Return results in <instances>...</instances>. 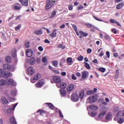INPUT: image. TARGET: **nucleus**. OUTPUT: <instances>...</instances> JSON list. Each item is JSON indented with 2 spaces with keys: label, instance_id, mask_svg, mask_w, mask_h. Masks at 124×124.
Masks as SVG:
<instances>
[{
  "label": "nucleus",
  "instance_id": "1",
  "mask_svg": "<svg viewBox=\"0 0 124 124\" xmlns=\"http://www.w3.org/2000/svg\"><path fill=\"white\" fill-rule=\"evenodd\" d=\"M121 114H122V111L119 110L114 118V121H117L118 124H123L124 122V117Z\"/></svg>",
  "mask_w": 124,
  "mask_h": 124
},
{
  "label": "nucleus",
  "instance_id": "2",
  "mask_svg": "<svg viewBox=\"0 0 124 124\" xmlns=\"http://www.w3.org/2000/svg\"><path fill=\"white\" fill-rule=\"evenodd\" d=\"M56 3V1L52 0H47L46 4V10H48L49 9H51L54 5Z\"/></svg>",
  "mask_w": 124,
  "mask_h": 124
},
{
  "label": "nucleus",
  "instance_id": "3",
  "mask_svg": "<svg viewBox=\"0 0 124 124\" xmlns=\"http://www.w3.org/2000/svg\"><path fill=\"white\" fill-rule=\"evenodd\" d=\"M107 113V110H106V107H103L101 108V111L98 116V119H102Z\"/></svg>",
  "mask_w": 124,
  "mask_h": 124
},
{
  "label": "nucleus",
  "instance_id": "4",
  "mask_svg": "<svg viewBox=\"0 0 124 124\" xmlns=\"http://www.w3.org/2000/svg\"><path fill=\"white\" fill-rule=\"evenodd\" d=\"M50 81L52 84H53V83H56L59 84V83H61V81H62V78L60 77L54 76L50 79Z\"/></svg>",
  "mask_w": 124,
  "mask_h": 124
},
{
  "label": "nucleus",
  "instance_id": "5",
  "mask_svg": "<svg viewBox=\"0 0 124 124\" xmlns=\"http://www.w3.org/2000/svg\"><path fill=\"white\" fill-rule=\"evenodd\" d=\"M40 78H41V75L39 73L36 74L31 79V82L33 83H36Z\"/></svg>",
  "mask_w": 124,
  "mask_h": 124
},
{
  "label": "nucleus",
  "instance_id": "6",
  "mask_svg": "<svg viewBox=\"0 0 124 124\" xmlns=\"http://www.w3.org/2000/svg\"><path fill=\"white\" fill-rule=\"evenodd\" d=\"M87 100H89V103H91V104L94 103V102L97 101V95H94L90 96L87 99Z\"/></svg>",
  "mask_w": 124,
  "mask_h": 124
},
{
  "label": "nucleus",
  "instance_id": "7",
  "mask_svg": "<svg viewBox=\"0 0 124 124\" xmlns=\"http://www.w3.org/2000/svg\"><path fill=\"white\" fill-rule=\"evenodd\" d=\"M71 99L72 101L77 102L79 100V96H78V94L76 93L72 94L71 96Z\"/></svg>",
  "mask_w": 124,
  "mask_h": 124
},
{
  "label": "nucleus",
  "instance_id": "8",
  "mask_svg": "<svg viewBox=\"0 0 124 124\" xmlns=\"http://www.w3.org/2000/svg\"><path fill=\"white\" fill-rule=\"evenodd\" d=\"M15 10H21L22 9V5L19 3H16L12 5Z\"/></svg>",
  "mask_w": 124,
  "mask_h": 124
},
{
  "label": "nucleus",
  "instance_id": "9",
  "mask_svg": "<svg viewBox=\"0 0 124 124\" xmlns=\"http://www.w3.org/2000/svg\"><path fill=\"white\" fill-rule=\"evenodd\" d=\"M17 52V50L16 49V48H14L12 49V57H13V58H14L15 59H16L15 60V62H18V60H17V54L16 53Z\"/></svg>",
  "mask_w": 124,
  "mask_h": 124
},
{
  "label": "nucleus",
  "instance_id": "10",
  "mask_svg": "<svg viewBox=\"0 0 124 124\" xmlns=\"http://www.w3.org/2000/svg\"><path fill=\"white\" fill-rule=\"evenodd\" d=\"M3 68H4V69L9 70L10 71L13 70V69H12V66L7 63L4 64L3 65Z\"/></svg>",
  "mask_w": 124,
  "mask_h": 124
},
{
  "label": "nucleus",
  "instance_id": "11",
  "mask_svg": "<svg viewBox=\"0 0 124 124\" xmlns=\"http://www.w3.org/2000/svg\"><path fill=\"white\" fill-rule=\"evenodd\" d=\"M96 92H97V89L94 88L93 91V90L87 91L86 92V93L88 95H91L92 94L96 93Z\"/></svg>",
  "mask_w": 124,
  "mask_h": 124
},
{
  "label": "nucleus",
  "instance_id": "12",
  "mask_svg": "<svg viewBox=\"0 0 124 124\" xmlns=\"http://www.w3.org/2000/svg\"><path fill=\"white\" fill-rule=\"evenodd\" d=\"M19 1L23 6H29V0H19Z\"/></svg>",
  "mask_w": 124,
  "mask_h": 124
},
{
  "label": "nucleus",
  "instance_id": "13",
  "mask_svg": "<svg viewBox=\"0 0 124 124\" xmlns=\"http://www.w3.org/2000/svg\"><path fill=\"white\" fill-rule=\"evenodd\" d=\"M44 105H46V107H48V108L51 110H54L55 109V106H54V105L51 103H46L44 104Z\"/></svg>",
  "mask_w": 124,
  "mask_h": 124
},
{
  "label": "nucleus",
  "instance_id": "14",
  "mask_svg": "<svg viewBox=\"0 0 124 124\" xmlns=\"http://www.w3.org/2000/svg\"><path fill=\"white\" fill-rule=\"evenodd\" d=\"M26 54L27 57H28V58H31V57L32 56V54H33V52L31 49H27L26 51Z\"/></svg>",
  "mask_w": 124,
  "mask_h": 124
},
{
  "label": "nucleus",
  "instance_id": "15",
  "mask_svg": "<svg viewBox=\"0 0 124 124\" xmlns=\"http://www.w3.org/2000/svg\"><path fill=\"white\" fill-rule=\"evenodd\" d=\"M0 102L2 103V104H8V100L5 97H1L0 99Z\"/></svg>",
  "mask_w": 124,
  "mask_h": 124
},
{
  "label": "nucleus",
  "instance_id": "16",
  "mask_svg": "<svg viewBox=\"0 0 124 124\" xmlns=\"http://www.w3.org/2000/svg\"><path fill=\"white\" fill-rule=\"evenodd\" d=\"M81 74H82L81 78H82V79H86V78H87V76H89V72H88L87 71H83L81 73Z\"/></svg>",
  "mask_w": 124,
  "mask_h": 124
},
{
  "label": "nucleus",
  "instance_id": "17",
  "mask_svg": "<svg viewBox=\"0 0 124 124\" xmlns=\"http://www.w3.org/2000/svg\"><path fill=\"white\" fill-rule=\"evenodd\" d=\"M44 84V82L43 80H40L37 83H36L35 85L37 88H42Z\"/></svg>",
  "mask_w": 124,
  "mask_h": 124
},
{
  "label": "nucleus",
  "instance_id": "18",
  "mask_svg": "<svg viewBox=\"0 0 124 124\" xmlns=\"http://www.w3.org/2000/svg\"><path fill=\"white\" fill-rule=\"evenodd\" d=\"M57 86L58 88H61V89H65V88H66V83H65V82H61L60 83V86L59 84H57Z\"/></svg>",
  "mask_w": 124,
  "mask_h": 124
},
{
  "label": "nucleus",
  "instance_id": "19",
  "mask_svg": "<svg viewBox=\"0 0 124 124\" xmlns=\"http://www.w3.org/2000/svg\"><path fill=\"white\" fill-rule=\"evenodd\" d=\"M27 72L30 75H32L34 73V69L32 67H30L28 68Z\"/></svg>",
  "mask_w": 124,
  "mask_h": 124
},
{
  "label": "nucleus",
  "instance_id": "20",
  "mask_svg": "<svg viewBox=\"0 0 124 124\" xmlns=\"http://www.w3.org/2000/svg\"><path fill=\"white\" fill-rule=\"evenodd\" d=\"M10 124H17V121L15 117L12 116L10 118Z\"/></svg>",
  "mask_w": 124,
  "mask_h": 124
},
{
  "label": "nucleus",
  "instance_id": "21",
  "mask_svg": "<svg viewBox=\"0 0 124 124\" xmlns=\"http://www.w3.org/2000/svg\"><path fill=\"white\" fill-rule=\"evenodd\" d=\"M79 33L80 34L79 38H82V37H86L89 35L88 33L85 32L83 31H79Z\"/></svg>",
  "mask_w": 124,
  "mask_h": 124
},
{
  "label": "nucleus",
  "instance_id": "22",
  "mask_svg": "<svg viewBox=\"0 0 124 124\" xmlns=\"http://www.w3.org/2000/svg\"><path fill=\"white\" fill-rule=\"evenodd\" d=\"M79 98H80V99H83V98H84V97H85V91H84V90H81L79 92Z\"/></svg>",
  "mask_w": 124,
  "mask_h": 124
},
{
  "label": "nucleus",
  "instance_id": "23",
  "mask_svg": "<svg viewBox=\"0 0 124 124\" xmlns=\"http://www.w3.org/2000/svg\"><path fill=\"white\" fill-rule=\"evenodd\" d=\"M57 29H55L52 31V33L49 34V36L52 38H54V37H56L57 36Z\"/></svg>",
  "mask_w": 124,
  "mask_h": 124
},
{
  "label": "nucleus",
  "instance_id": "24",
  "mask_svg": "<svg viewBox=\"0 0 124 124\" xmlns=\"http://www.w3.org/2000/svg\"><path fill=\"white\" fill-rule=\"evenodd\" d=\"M42 33H43V31H42V29L36 30L34 32V34H36V35H41Z\"/></svg>",
  "mask_w": 124,
  "mask_h": 124
},
{
  "label": "nucleus",
  "instance_id": "25",
  "mask_svg": "<svg viewBox=\"0 0 124 124\" xmlns=\"http://www.w3.org/2000/svg\"><path fill=\"white\" fill-rule=\"evenodd\" d=\"M106 120H112V113L108 112L107 113V114L106 115Z\"/></svg>",
  "mask_w": 124,
  "mask_h": 124
},
{
  "label": "nucleus",
  "instance_id": "26",
  "mask_svg": "<svg viewBox=\"0 0 124 124\" xmlns=\"http://www.w3.org/2000/svg\"><path fill=\"white\" fill-rule=\"evenodd\" d=\"M8 77H10V72L5 71L3 78H8Z\"/></svg>",
  "mask_w": 124,
  "mask_h": 124
},
{
  "label": "nucleus",
  "instance_id": "27",
  "mask_svg": "<svg viewBox=\"0 0 124 124\" xmlns=\"http://www.w3.org/2000/svg\"><path fill=\"white\" fill-rule=\"evenodd\" d=\"M90 109L91 110H98V107L94 105H91L89 106Z\"/></svg>",
  "mask_w": 124,
  "mask_h": 124
},
{
  "label": "nucleus",
  "instance_id": "28",
  "mask_svg": "<svg viewBox=\"0 0 124 124\" xmlns=\"http://www.w3.org/2000/svg\"><path fill=\"white\" fill-rule=\"evenodd\" d=\"M124 4L123 2L119 3L116 5V9H121V8H123L124 7Z\"/></svg>",
  "mask_w": 124,
  "mask_h": 124
},
{
  "label": "nucleus",
  "instance_id": "29",
  "mask_svg": "<svg viewBox=\"0 0 124 124\" xmlns=\"http://www.w3.org/2000/svg\"><path fill=\"white\" fill-rule=\"evenodd\" d=\"M5 85H7V81L1 79L0 80V86H5Z\"/></svg>",
  "mask_w": 124,
  "mask_h": 124
},
{
  "label": "nucleus",
  "instance_id": "30",
  "mask_svg": "<svg viewBox=\"0 0 124 124\" xmlns=\"http://www.w3.org/2000/svg\"><path fill=\"white\" fill-rule=\"evenodd\" d=\"M73 89H74V85L73 84H70L67 87V92H71Z\"/></svg>",
  "mask_w": 124,
  "mask_h": 124
},
{
  "label": "nucleus",
  "instance_id": "31",
  "mask_svg": "<svg viewBox=\"0 0 124 124\" xmlns=\"http://www.w3.org/2000/svg\"><path fill=\"white\" fill-rule=\"evenodd\" d=\"M51 64L55 66V67H58L59 65V62L56 60L53 61L51 62Z\"/></svg>",
  "mask_w": 124,
  "mask_h": 124
},
{
  "label": "nucleus",
  "instance_id": "32",
  "mask_svg": "<svg viewBox=\"0 0 124 124\" xmlns=\"http://www.w3.org/2000/svg\"><path fill=\"white\" fill-rule=\"evenodd\" d=\"M30 64L33 65L35 63V58L31 57L30 60Z\"/></svg>",
  "mask_w": 124,
  "mask_h": 124
},
{
  "label": "nucleus",
  "instance_id": "33",
  "mask_svg": "<svg viewBox=\"0 0 124 124\" xmlns=\"http://www.w3.org/2000/svg\"><path fill=\"white\" fill-rule=\"evenodd\" d=\"M60 92L61 94L62 95V96H64V95H65V94H66V92L65 91V90H64L63 89H60Z\"/></svg>",
  "mask_w": 124,
  "mask_h": 124
},
{
  "label": "nucleus",
  "instance_id": "34",
  "mask_svg": "<svg viewBox=\"0 0 124 124\" xmlns=\"http://www.w3.org/2000/svg\"><path fill=\"white\" fill-rule=\"evenodd\" d=\"M5 71V70L3 69H0V77H3Z\"/></svg>",
  "mask_w": 124,
  "mask_h": 124
},
{
  "label": "nucleus",
  "instance_id": "35",
  "mask_svg": "<svg viewBox=\"0 0 124 124\" xmlns=\"http://www.w3.org/2000/svg\"><path fill=\"white\" fill-rule=\"evenodd\" d=\"M84 63L85 64V67L87 69H91V66H90V64L86 62H84Z\"/></svg>",
  "mask_w": 124,
  "mask_h": 124
},
{
  "label": "nucleus",
  "instance_id": "36",
  "mask_svg": "<svg viewBox=\"0 0 124 124\" xmlns=\"http://www.w3.org/2000/svg\"><path fill=\"white\" fill-rule=\"evenodd\" d=\"M13 108L11 107L10 108H9L8 109L6 110V113H8V114H10V113H11V111H13Z\"/></svg>",
  "mask_w": 124,
  "mask_h": 124
},
{
  "label": "nucleus",
  "instance_id": "37",
  "mask_svg": "<svg viewBox=\"0 0 124 124\" xmlns=\"http://www.w3.org/2000/svg\"><path fill=\"white\" fill-rule=\"evenodd\" d=\"M85 26H86V27H87V28H94V26L93 25V24H90V23H86L85 24Z\"/></svg>",
  "mask_w": 124,
  "mask_h": 124
},
{
  "label": "nucleus",
  "instance_id": "38",
  "mask_svg": "<svg viewBox=\"0 0 124 124\" xmlns=\"http://www.w3.org/2000/svg\"><path fill=\"white\" fill-rule=\"evenodd\" d=\"M14 83V81L13 80V79L10 78L8 80V85H12Z\"/></svg>",
  "mask_w": 124,
  "mask_h": 124
},
{
  "label": "nucleus",
  "instance_id": "39",
  "mask_svg": "<svg viewBox=\"0 0 124 124\" xmlns=\"http://www.w3.org/2000/svg\"><path fill=\"white\" fill-rule=\"evenodd\" d=\"M6 62L8 63L11 62V57L10 56L7 57L6 58Z\"/></svg>",
  "mask_w": 124,
  "mask_h": 124
},
{
  "label": "nucleus",
  "instance_id": "40",
  "mask_svg": "<svg viewBox=\"0 0 124 124\" xmlns=\"http://www.w3.org/2000/svg\"><path fill=\"white\" fill-rule=\"evenodd\" d=\"M78 61H79V62H82L84 60V57L83 56L80 55L77 58Z\"/></svg>",
  "mask_w": 124,
  "mask_h": 124
},
{
  "label": "nucleus",
  "instance_id": "41",
  "mask_svg": "<svg viewBox=\"0 0 124 124\" xmlns=\"http://www.w3.org/2000/svg\"><path fill=\"white\" fill-rule=\"evenodd\" d=\"M37 113H40V115L42 116V115H43V114H44V113H45V112L44 111V110L42 109H39L37 111Z\"/></svg>",
  "mask_w": 124,
  "mask_h": 124
},
{
  "label": "nucleus",
  "instance_id": "42",
  "mask_svg": "<svg viewBox=\"0 0 124 124\" xmlns=\"http://www.w3.org/2000/svg\"><path fill=\"white\" fill-rule=\"evenodd\" d=\"M58 48H62V49H65V46H63V44H60L58 46Z\"/></svg>",
  "mask_w": 124,
  "mask_h": 124
},
{
  "label": "nucleus",
  "instance_id": "43",
  "mask_svg": "<svg viewBox=\"0 0 124 124\" xmlns=\"http://www.w3.org/2000/svg\"><path fill=\"white\" fill-rule=\"evenodd\" d=\"M99 71H100L101 72H102L103 73L104 72H105V70H106V69H105V68H99L98 69Z\"/></svg>",
  "mask_w": 124,
  "mask_h": 124
},
{
  "label": "nucleus",
  "instance_id": "44",
  "mask_svg": "<svg viewBox=\"0 0 124 124\" xmlns=\"http://www.w3.org/2000/svg\"><path fill=\"white\" fill-rule=\"evenodd\" d=\"M21 25L20 24L18 25L17 26L15 27V30L16 31H19L20 29H21Z\"/></svg>",
  "mask_w": 124,
  "mask_h": 124
},
{
  "label": "nucleus",
  "instance_id": "45",
  "mask_svg": "<svg viewBox=\"0 0 124 124\" xmlns=\"http://www.w3.org/2000/svg\"><path fill=\"white\" fill-rule=\"evenodd\" d=\"M25 46L26 48H30V42L25 43Z\"/></svg>",
  "mask_w": 124,
  "mask_h": 124
},
{
  "label": "nucleus",
  "instance_id": "46",
  "mask_svg": "<svg viewBox=\"0 0 124 124\" xmlns=\"http://www.w3.org/2000/svg\"><path fill=\"white\" fill-rule=\"evenodd\" d=\"M11 94L13 96H14L15 95H16V91L15 90H13L11 93Z\"/></svg>",
  "mask_w": 124,
  "mask_h": 124
},
{
  "label": "nucleus",
  "instance_id": "47",
  "mask_svg": "<svg viewBox=\"0 0 124 124\" xmlns=\"http://www.w3.org/2000/svg\"><path fill=\"white\" fill-rule=\"evenodd\" d=\"M91 114L92 117H95V116H96V115H97V113L95 111H92L91 112Z\"/></svg>",
  "mask_w": 124,
  "mask_h": 124
},
{
  "label": "nucleus",
  "instance_id": "48",
  "mask_svg": "<svg viewBox=\"0 0 124 124\" xmlns=\"http://www.w3.org/2000/svg\"><path fill=\"white\" fill-rule=\"evenodd\" d=\"M93 18H95V20H96L97 21H99V22H102V19L98 18L97 17L93 16Z\"/></svg>",
  "mask_w": 124,
  "mask_h": 124
},
{
  "label": "nucleus",
  "instance_id": "49",
  "mask_svg": "<svg viewBox=\"0 0 124 124\" xmlns=\"http://www.w3.org/2000/svg\"><path fill=\"white\" fill-rule=\"evenodd\" d=\"M119 110H120V108H119V107H115L114 108V112H118V111H119Z\"/></svg>",
  "mask_w": 124,
  "mask_h": 124
},
{
  "label": "nucleus",
  "instance_id": "50",
  "mask_svg": "<svg viewBox=\"0 0 124 124\" xmlns=\"http://www.w3.org/2000/svg\"><path fill=\"white\" fill-rule=\"evenodd\" d=\"M72 27L73 30H74V31H76L77 30V26H76V25H75V24L72 25Z\"/></svg>",
  "mask_w": 124,
  "mask_h": 124
},
{
  "label": "nucleus",
  "instance_id": "51",
  "mask_svg": "<svg viewBox=\"0 0 124 124\" xmlns=\"http://www.w3.org/2000/svg\"><path fill=\"white\" fill-rule=\"evenodd\" d=\"M67 62L69 63L72 62V58H68L67 59Z\"/></svg>",
  "mask_w": 124,
  "mask_h": 124
},
{
  "label": "nucleus",
  "instance_id": "52",
  "mask_svg": "<svg viewBox=\"0 0 124 124\" xmlns=\"http://www.w3.org/2000/svg\"><path fill=\"white\" fill-rule=\"evenodd\" d=\"M56 14H57V12H56V10L53 11L51 15V17H55Z\"/></svg>",
  "mask_w": 124,
  "mask_h": 124
},
{
  "label": "nucleus",
  "instance_id": "53",
  "mask_svg": "<svg viewBox=\"0 0 124 124\" xmlns=\"http://www.w3.org/2000/svg\"><path fill=\"white\" fill-rule=\"evenodd\" d=\"M42 62H44L45 63H46V62H47V58L46 57H44L42 59Z\"/></svg>",
  "mask_w": 124,
  "mask_h": 124
},
{
  "label": "nucleus",
  "instance_id": "54",
  "mask_svg": "<svg viewBox=\"0 0 124 124\" xmlns=\"http://www.w3.org/2000/svg\"><path fill=\"white\" fill-rule=\"evenodd\" d=\"M104 37L106 40H108V39H109L110 38V36H109V35H106L104 36Z\"/></svg>",
  "mask_w": 124,
  "mask_h": 124
},
{
  "label": "nucleus",
  "instance_id": "55",
  "mask_svg": "<svg viewBox=\"0 0 124 124\" xmlns=\"http://www.w3.org/2000/svg\"><path fill=\"white\" fill-rule=\"evenodd\" d=\"M106 56H107V58L109 59L110 58V52L108 51H106Z\"/></svg>",
  "mask_w": 124,
  "mask_h": 124
},
{
  "label": "nucleus",
  "instance_id": "56",
  "mask_svg": "<svg viewBox=\"0 0 124 124\" xmlns=\"http://www.w3.org/2000/svg\"><path fill=\"white\" fill-rule=\"evenodd\" d=\"M72 79L73 80H77V78H76V76H75V75L73 74L72 76Z\"/></svg>",
  "mask_w": 124,
  "mask_h": 124
},
{
  "label": "nucleus",
  "instance_id": "57",
  "mask_svg": "<svg viewBox=\"0 0 124 124\" xmlns=\"http://www.w3.org/2000/svg\"><path fill=\"white\" fill-rule=\"evenodd\" d=\"M68 9L69 10H71V11L73 10V6H72V5H69Z\"/></svg>",
  "mask_w": 124,
  "mask_h": 124
},
{
  "label": "nucleus",
  "instance_id": "58",
  "mask_svg": "<svg viewBox=\"0 0 124 124\" xmlns=\"http://www.w3.org/2000/svg\"><path fill=\"white\" fill-rule=\"evenodd\" d=\"M38 50L40 51V52H42L43 51V47L41 46L38 47Z\"/></svg>",
  "mask_w": 124,
  "mask_h": 124
},
{
  "label": "nucleus",
  "instance_id": "59",
  "mask_svg": "<svg viewBox=\"0 0 124 124\" xmlns=\"http://www.w3.org/2000/svg\"><path fill=\"white\" fill-rule=\"evenodd\" d=\"M83 8H84V7H83V6H82V5H79L78 7V10H81V9H83Z\"/></svg>",
  "mask_w": 124,
  "mask_h": 124
},
{
  "label": "nucleus",
  "instance_id": "60",
  "mask_svg": "<svg viewBox=\"0 0 124 124\" xmlns=\"http://www.w3.org/2000/svg\"><path fill=\"white\" fill-rule=\"evenodd\" d=\"M116 20L113 19H111L110 20V23H112V24H115L116 23Z\"/></svg>",
  "mask_w": 124,
  "mask_h": 124
},
{
  "label": "nucleus",
  "instance_id": "61",
  "mask_svg": "<svg viewBox=\"0 0 124 124\" xmlns=\"http://www.w3.org/2000/svg\"><path fill=\"white\" fill-rule=\"evenodd\" d=\"M92 49H91V48H88V49H87V53H88V54H90V53H92Z\"/></svg>",
  "mask_w": 124,
  "mask_h": 124
},
{
  "label": "nucleus",
  "instance_id": "62",
  "mask_svg": "<svg viewBox=\"0 0 124 124\" xmlns=\"http://www.w3.org/2000/svg\"><path fill=\"white\" fill-rule=\"evenodd\" d=\"M112 32H113V33H114V34H117V31H116V30L115 29H112L111 30Z\"/></svg>",
  "mask_w": 124,
  "mask_h": 124
},
{
  "label": "nucleus",
  "instance_id": "63",
  "mask_svg": "<svg viewBox=\"0 0 124 124\" xmlns=\"http://www.w3.org/2000/svg\"><path fill=\"white\" fill-rule=\"evenodd\" d=\"M104 55V52H103V51H101L100 53H99V56L100 57H102V56H103Z\"/></svg>",
  "mask_w": 124,
  "mask_h": 124
},
{
  "label": "nucleus",
  "instance_id": "64",
  "mask_svg": "<svg viewBox=\"0 0 124 124\" xmlns=\"http://www.w3.org/2000/svg\"><path fill=\"white\" fill-rule=\"evenodd\" d=\"M61 75L62 76H65L66 75V73H65V72H62L61 73Z\"/></svg>",
  "mask_w": 124,
  "mask_h": 124
}]
</instances>
